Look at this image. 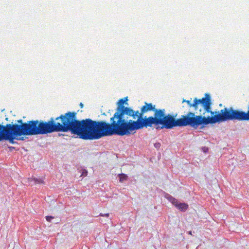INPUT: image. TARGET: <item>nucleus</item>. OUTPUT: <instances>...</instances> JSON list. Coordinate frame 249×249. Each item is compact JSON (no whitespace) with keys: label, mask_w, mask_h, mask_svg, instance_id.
Listing matches in <instances>:
<instances>
[{"label":"nucleus","mask_w":249,"mask_h":249,"mask_svg":"<svg viewBox=\"0 0 249 249\" xmlns=\"http://www.w3.org/2000/svg\"><path fill=\"white\" fill-rule=\"evenodd\" d=\"M127 97L119 100L116 111L110 118V123L104 121H94L90 119L82 120L77 119L75 112H68L64 114L71 134L84 140H98L105 136H112V133L121 121V113L124 108H129L124 106L127 104Z\"/></svg>","instance_id":"1"},{"label":"nucleus","mask_w":249,"mask_h":249,"mask_svg":"<svg viewBox=\"0 0 249 249\" xmlns=\"http://www.w3.org/2000/svg\"><path fill=\"white\" fill-rule=\"evenodd\" d=\"M18 124H0V141L8 140L11 143H14V140H23V138H17L21 136L46 134L53 132H70L64 114L61 115L55 119L51 118L48 122H39L37 120L29 121L23 123L20 119Z\"/></svg>","instance_id":"2"},{"label":"nucleus","mask_w":249,"mask_h":249,"mask_svg":"<svg viewBox=\"0 0 249 249\" xmlns=\"http://www.w3.org/2000/svg\"><path fill=\"white\" fill-rule=\"evenodd\" d=\"M196 112L189 111L178 118L179 127L189 126L195 129L201 126V128L209 124L222 122L223 121L222 110L214 112L215 115L206 116L204 109L200 108Z\"/></svg>","instance_id":"3"},{"label":"nucleus","mask_w":249,"mask_h":249,"mask_svg":"<svg viewBox=\"0 0 249 249\" xmlns=\"http://www.w3.org/2000/svg\"><path fill=\"white\" fill-rule=\"evenodd\" d=\"M121 115H124L121 121L112 133V135L116 134L119 136L129 135L131 128L128 125L129 123L136 122L140 118V112L137 110L135 111L131 108H124ZM122 116H121V117Z\"/></svg>","instance_id":"4"},{"label":"nucleus","mask_w":249,"mask_h":249,"mask_svg":"<svg viewBox=\"0 0 249 249\" xmlns=\"http://www.w3.org/2000/svg\"><path fill=\"white\" fill-rule=\"evenodd\" d=\"M190 100L183 99L182 103H186L190 107H193L195 111H197L200 108L204 109V112L210 113L212 115L214 114V112L211 110V100L210 95L208 93L205 94V97L198 99L195 98L193 103Z\"/></svg>","instance_id":"5"},{"label":"nucleus","mask_w":249,"mask_h":249,"mask_svg":"<svg viewBox=\"0 0 249 249\" xmlns=\"http://www.w3.org/2000/svg\"><path fill=\"white\" fill-rule=\"evenodd\" d=\"M156 124V113L154 117H149L147 118L140 117L138 118L136 122H133L129 123V127L131 128L130 135L134 133L135 130L142 128L144 127H147L151 126L153 124Z\"/></svg>","instance_id":"6"},{"label":"nucleus","mask_w":249,"mask_h":249,"mask_svg":"<svg viewBox=\"0 0 249 249\" xmlns=\"http://www.w3.org/2000/svg\"><path fill=\"white\" fill-rule=\"evenodd\" d=\"M159 124L161 125V129H172L175 127H179L178 118L176 119L174 116L168 114L160 120L158 123V125Z\"/></svg>","instance_id":"7"},{"label":"nucleus","mask_w":249,"mask_h":249,"mask_svg":"<svg viewBox=\"0 0 249 249\" xmlns=\"http://www.w3.org/2000/svg\"><path fill=\"white\" fill-rule=\"evenodd\" d=\"M155 108V105L153 106L152 105V104H151V103L148 104V103H145V105L143 106L141 108L140 117H142L143 114H144L148 111H150L151 110H154Z\"/></svg>","instance_id":"8"},{"label":"nucleus","mask_w":249,"mask_h":249,"mask_svg":"<svg viewBox=\"0 0 249 249\" xmlns=\"http://www.w3.org/2000/svg\"><path fill=\"white\" fill-rule=\"evenodd\" d=\"M165 115V109H157V125L163 117H166Z\"/></svg>","instance_id":"9"},{"label":"nucleus","mask_w":249,"mask_h":249,"mask_svg":"<svg viewBox=\"0 0 249 249\" xmlns=\"http://www.w3.org/2000/svg\"><path fill=\"white\" fill-rule=\"evenodd\" d=\"M172 204L177 209L182 212L185 211L188 207L187 203H172Z\"/></svg>","instance_id":"10"},{"label":"nucleus","mask_w":249,"mask_h":249,"mask_svg":"<svg viewBox=\"0 0 249 249\" xmlns=\"http://www.w3.org/2000/svg\"><path fill=\"white\" fill-rule=\"evenodd\" d=\"M118 176L119 177V180L121 182H123L128 179L127 176L124 174H120Z\"/></svg>","instance_id":"11"},{"label":"nucleus","mask_w":249,"mask_h":249,"mask_svg":"<svg viewBox=\"0 0 249 249\" xmlns=\"http://www.w3.org/2000/svg\"><path fill=\"white\" fill-rule=\"evenodd\" d=\"M53 218V217L52 216H46V219L48 222H51V220Z\"/></svg>","instance_id":"12"},{"label":"nucleus","mask_w":249,"mask_h":249,"mask_svg":"<svg viewBox=\"0 0 249 249\" xmlns=\"http://www.w3.org/2000/svg\"><path fill=\"white\" fill-rule=\"evenodd\" d=\"M174 198H172V197H171V196H170V197H169V199H168L169 201H170V202H172V203L175 202H174Z\"/></svg>","instance_id":"13"},{"label":"nucleus","mask_w":249,"mask_h":249,"mask_svg":"<svg viewBox=\"0 0 249 249\" xmlns=\"http://www.w3.org/2000/svg\"><path fill=\"white\" fill-rule=\"evenodd\" d=\"M100 215L102 216H106V217H108L109 216V213H106V214H102V213H100Z\"/></svg>","instance_id":"14"},{"label":"nucleus","mask_w":249,"mask_h":249,"mask_svg":"<svg viewBox=\"0 0 249 249\" xmlns=\"http://www.w3.org/2000/svg\"><path fill=\"white\" fill-rule=\"evenodd\" d=\"M80 106L81 107H83V104L82 103H81L80 104Z\"/></svg>","instance_id":"15"},{"label":"nucleus","mask_w":249,"mask_h":249,"mask_svg":"<svg viewBox=\"0 0 249 249\" xmlns=\"http://www.w3.org/2000/svg\"><path fill=\"white\" fill-rule=\"evenodd\" d=\"M160 143H157L156 146L157 147L158 146H160Z\"/></svg>","instance_id":"16"},{"label":"nucleus","mask_w":249,"mask_h":249,"mask_svg":"<svg viewBox=\"0 0 249 249\" xmlns=\"http://www.w3.org/2000/svg\"><path fill=\"white\" fill-rule=\"evenodd\" d=\"M85 176H86L87 174V171H85Z\"/></svg>","instance_id":"17"},{"label":"nucleus","mask_w":249,"mask_h":249,"mask_svg":"<svg viewBox=\"0 0 249 249\" xmlns=\"http://www.w3.org/2000/svg\"><path fill=\"white\" fill-rule=\"evenodd\" d=\"M189 234H192V231H190L189 232Z\"/></svg>","instance_id":"18"}]
</instances>
